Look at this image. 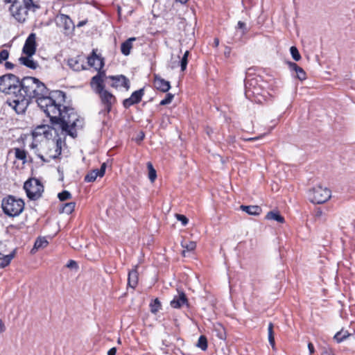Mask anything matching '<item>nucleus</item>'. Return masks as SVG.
Masks as SVG:
<instances>
[{"label":"nucleus","instance_id":"f257e3e1","mask_svg":"<svg viewBox=\"0 0 355 355\" xmlns=\"http://www.w3.org/2000/svg\"><path fill=\"white\" fill-rule=\"evenodd\" d=\"M20 92L15 98L8 103L17 114L25 112L33 98H36L38 106L51 119L53 125L59 124L75 138L77 130L83 127L84 119L74 108L64 105L66 94L60 90L49 91L39 79L26 76L20 81Z\"/></svg>","mask_w":355,"mask_h":355},{"label":"nucleus","instance_id":"f03ea898","mask_svg":"<svg viewBox=\"0 0 355 355\" xmlns=\"http://www.w3.org/2000/svg\"><path fill=\"white\" fill-rule=\"evenodd\" d=\"M96 51V49H93L91 54L87 57L88 64L98 71V73L92 77L91 80L90 84L92 88L98 87L97 83H100L102 86H105L103 78L105 76V71L103 70L105 65L104 58L97 55Z\"/></svg>","mask_w":355,"mask_h":355},{"label":"nucleus","instance_id":"7ed1b4c3","mask_svg":"<svg viewBox=\"0 0 355 355\" xmlns=\"http://www.w3.org/2000/svg\"><path fill=\"white\" fill-rule=\"evenodd\" d=\"M21 80L12 73H6L0 76V92L5 94L15 96L20 92Z\"/></svg>","mask_w":355,"mask_h":355},{"label":"nucleus","instance_id":"20e7f679","mask_svg":"<svg viewBox=\"0 0 355 355\" xmlns=\"http://www.w3.org/2000/svg\"><path fill=\"white\" fill-rule=\"evenodd\" d=\"M1 207L6 215L10 217H15L19 216L24 210V202L20 198L8 196L3 198Z\"/></svg>","mask_w":355,"mask_h":355},{"label":"nucleus","instance_id":"39448f33","mask_svg":"<svg viewBox=\"0 0 355 355\" xmlns=\"http://www.w3.org/2000/svg\"><path fill=\"white\" fill-rule=\"evenodd\" d=\"M98 83V87L92 88L94 92L98 94L101 104L103 109L99 112L104 115L108 114L112 109V106L116 103V98L111 92L105 89V86H102L100 83Z\"/></svg>","mask_w":355,"mask_h":355},{"label":"nucleus","instance_id":"423d86ee","mask_svg":"<svg viewBox=\"0 0 355 355\" xmlns=\"http://www.w3.org/2000/svg\"><path fill=\"white\" fill-rule=\"evenodd\" d=\"M24 189L30 200H36L42 196L44 187L38 180L31 178L24 182Z\"/></svg>","mask_w":355,"mask_h":355},{"label":"nucleus","instance_id":"0eeeda50","mask_svg":"<svg viewBox=\"0 0 355 355\" xmlns=\"http://www.w3.org/2000/svg\"><path fill=\"white\" fill-rule=\"evenodd\" d=\"M309 196L311 202L322 204L330 199L331 192L328 188L318 185L309 191Z\"/></svg>","mask_w":355,"mask_h":355},{"label":"nucleus","instance_id":"6e6552de","mask_svg":"<svg viewBox=\"0 0 355 355\" xmlns=\"http://www.w3.org/2000/svg\"><path fill=\"white\" fill-rule=\"evenodd\" d=\"M50 122L51 125L45 124L37 125L33 131V137L35 138L37 137L38 136L43 135L47 139H51L53 137L52 131L54 130L55 132H56V127H58L59 128L61 129L62 132H64L67 135H70L67 131L63 130L61 128V125H60L59 124L53 125L51 121Z\"/></svg>","mask_w":355,"mask_h":355},{"label":"nucleus","instance_id":"1a4fd4ad","mask_svg":"<svg viewBox=\"0 0 355 355\" xmlns=\"http://www.w3.org/2000/svg\"><path fill=\"white\" fill-rule=\"evenodd\" d=\"M9 10L11 15L18 22L21 23L26 20L28 11L23 6L21 0L17 1L14 3L11 4Z\"/></svg>","mask_w":355,"mask_h":355},{"label":"nucleus","instance_id":"9d476101","mask_svg":"<svg viewBox=\"0 0 355 355\" xmlns=\"http://www.w3.org/2000/svg\"><path fill=\"white\" fill-rule=\"evenodd\" d=\"M266 93L265 87L262 85L257 88H253V90L245 92V96L250 101L259 103L265 98Z\"/></svg>","mask_w":355,"mask_h":355},{"label":"nucleus","instance_id":"9b49d317","mask_svg":"<svg viewBox=\"0 0 355 355\" xmlns=\"http://www.w3.org/2000/svg\"><path fill=\"white\" fill-rule=\"evenodd\" d=\"M55 24L58 27L63 29L65 33L72 31L75 28L71 19L64 14H59L56 16Z\"/></svg>","mask_w":355,"mask_h":355},{"label":"nucleus","instance_id":"f8f14e48","mask_svg":"<svg viewBox=\"0 0 355 355\" xmlns=\"http://www.w3.org/2000/svg\"><path fill=\"white\" fill-rule=\"evenodd\" d=\"M36 35L31 33L26 38L22 49V52L26 55L33 56L36 51Z\"/></svg>","mask_w":355,"mask_h":355},{"label":"nucleus","instance_id":"ddd939ff","mask_svg":"<svg viewBox=\"0 0 355 355\" xmlns=\"http://www.w3.org/2000/svg\"><path fill=\"white\" fill-rule=\"evenodd\" d=\"M144 95V87L133 92L131 96L123 101V105L125 108H129L132 105L141 102Z\"/></svg>","mask_w":355,"mask_h":355},{"label":"nucleus","instance_id":"4468645a","mask_svg":"<svg viewBox=\"0 0 355 355\" xmlns=\"http://www.w3.org/2000/svg\"><path fill=\"white\" fill-rule=\"evenodd\" d=\"M109 78L113 81L111 84L112 87H124L126 90L130 89V81L126 76L123 75L110 76Z\"/></svg>","mask_w":355,"mask_h":355},{"label":"nucleus","instance_id":"2eb2a0df","mask_svg":"<svg viewBox=\"0 0 355 355\" xmlns=\"http://www.w3.org/2000/svg\"><path fill=\"white\" fill-rule=\"evenodd\" d=\"M67 63L68 67L74 71H80L86 69L84 60L80 55L68 58Z\"/></svg>","mask_w":355,"mask_h":355},{"label":"nucleus","instance_id":"dca6fc26","mask_svg":"<svg viewBox=\"0 0 355 355\" xmlns=\"http://www.w3.org/2000/svg\"><path fill=\"white\" fill-rule=\"evenodd\" d=\"M170 304L174 309H180L184 305L188 307L189 302L185 293L183 291H178V295L174 296Z\"/></svg>","mask_w":355,"mask_h":355},{"label":"nucleus","instance_id":"f3484780","mask_svg":"<svg viewBox=\"0 0 355 355\" xmlns=\"http://www.w3.org/2000/svg\"><path fill=\"white\" fill-rule=\"evenodd\" d=\"M106 168V164L103 163L101 166V168L94 169L89 171L84 178V181L86 182H93L96 180L97 177H103L105 175Z\"/></svg>","mask_w":355,"mask_h":355},{"label":"nucleus","instance_id":"a211bd4d","mask_svg":"<svg viewBox=\"0 0 355 355\" xmlns=\"http://www.w3.org/2000/svg\"><path fill=\"white\" fill-rule=\"evenodd\" d=\"M265 84L261 76H254L251 78H245V92L248 90H253V88H257Z\"/></svg>","mask_w":355,"mask_h":355},{"label":"nucleus","instance_id":"6ab92c4d","mask_svg":"<svg viewBox=\"0 0 355 355\" xmlns=\"http://www.w3.org/2000/svg\"><path fill=\"white\" fill-rule=\"evenodd\" d=\"M153 83L155 87L162 92H167L171 88L170 82L164 80L157 74L154 75Z\"/></svg>","mask_w":355,"mask_h":355},{"label":"nucleus","instance_id":"aec40b11","mask_svg":"<svg viewBox=\"0 0 355 355\" xmlns=\"http://www.w3.org/2000/svg\"><path fill=\"white\" fill-rule=\"evenodd\" d=\"M139 282V272L138 265L134 266V268L128 272V286L135 289L138 285Z\"/></svg>","mask_w":355,"mask_h":355},{"label":"nucleus","instance_id":"412c9836","mask_svg":"<svg viewBox=\"0 0 355 355\" xmlns=\"http://www.w3.org/2000/svg\"><path fill=\"white\" fill-rule=\"evenodd\" d=\"M19 62L20 64L26 66V67L31 69H36L39 64L37 62L35 61L32 56L26 55V56H21L19 58Z\"/></svg>","mask_w":355,"mask_h":355},{"label":"nucleus","instance_id":"4be33fe9","mask_svg":"<svg viewBox=\"0 0 355 355\" xmlns=\"http://www.w3.org/2000/svg\"><path fill=\"white\" fill-rule=\"evenodd\" d=\"M240 209L251 216H259L261 213V208L258 205H241Z\"/></svg>","mask_w":355,"mask_h":355},{"label":"nucleus","instance_id":"5701e85b","mask_svg":"<svg viewBox=\"0 0 355 355\" xmlns=\"http://www.w3.org/2000/svg\"><path fill=\"white\" fill-rule=\"evenodd\" d=\"M288 66L291 71H295L297 78L299 80H303L306 79V73L302 67H299L296 63L292 62H288Z\"/></svg>","mask_w":355,"mask_h":355},{"label":"nucleus","instance_id":"b1692460","mask_svg":"<svg viewBox=\"0 0 355 355\" xmlns=\"http://www.w3.org/2000/svg\"><path fill=\"white\" fill-rule=\"evenodd\" d=\"M352 336H354L352 334L343 328L334 335L333 338L337 343H340Z\"/></svg>","mask_w":355,"mask_h":355},{"label":"nucleus","instance_id":"393cba45","mask_svg":"<svg viewBox=\"0 0 355 355\" xmlns=\"http://www.w3.org/2000/svg\"><path fill=\"white\" fill-rule=\"evenodd\" d=\"M135 40V37H130L121 44V51L124 55H130L132 48V42Z\"/></svg>","mask_w":355,"mask_h":355},{"label":"nucleus","instance_id":"a878e982","mask_svg":"<svg viewBox=\"0 0 355 355\" xmlns=\"http://www.w3.org/2000/svg\"><path fill=\"white\" fill-rule=\"evenodd\" d=\"M266 219L275 220L279 223H284L285 222L284 218L277 211H270L268 212L266 216Z\"/></svg>","mask_w":355,"mask_h":355},{"label":"nucleus","instance_id":"bb28decb","mask_svg":"<svg viewBox=\"0 0 355 355\" xmlns=\"http://www.w3.org/2000/svg\"><path fill=\"white\" fill-rule=\"evenodd\" d=\"M22 5L26 9L28 10L35 11L40 8L38 0H21Z\"/></svg>","mask_w":355,"mask_h":355},{"label":"nucleus","instance_id":"cd10ccee","mask_svg":"<svg viewBox=\"0 0 355 355\" xmlns=\"http://www.w3.org/2000/svg\"><path fill=\"white\" fill-rule=\"evenodd\" d=\"M17 249H14L9 254L5 255L0 263V268H4L10 265L12 259L15 257Z\"/></svg>","mask_w":355,"mask_h":355},{"label":"nucleus","instance_id":"c85d7f7f","mask_svg":"<svg viewBox=\"0 0 355 355\" xmlns=\"http://www.w3.org/2000/svg\"><path fill=\"white\" fill-rule=\"evenodd\" d=\"M75 207L74 202L63 203L60 208V213L70 214L74 211Z\"/></svg>","mask_w":355,"mask_h":355},{"label":"nucleus","instance_id":"c756f323","mask_svg":"<svg viewBox=\"0 0 355 355\" xmlns=\"http://www.w3.org/2000/svg\"><path fill=\"white\" fill-rule=\"evenodd\" d=\"M274 325L272 322L268 324V341L273 350H275V341L273 331Z\"/></svg>","mask_w":355,"mask_h":355},{"label":"nucleus","instance_id":"7c9ffc66","mask_svg":"<svg viewBox=\"0 0 355 355\" xmlns=\"http://www.w3.org/2000/svg\"><path fill=\"white\" fill-rule=\"evenodd\" d=\"M15 157L17 159L22 160L24 163L26 162V152L24 149H21L19 148H15Z\"/></svg>","mask_w":355,"mask_h":355},{"label":"nucleus","instance_id":"2f4dec72","mask_svg":"<svg viewBox=\"0 0 355 355\" xmlns=\"http://www.w3.org/2000/svg\"><path fill=\"white\" fill-rule=\"evenodd\" d=\"M162 304L159 300L157 298H155L153 300L150 304V311L153 313H156L161 309Z\"/></svg>","mask_w":355,"mask_h":355},{"label":"nucleus","instance_id":"473e14b6","mask_svg":"<svg viewBox=\"0 0 355 355\" xmlns=\"http://www.w3.org/2000/svg\"><path fill=\"white\" fill-rule=\"evenodd\" d=\"M189 55V51H186L180 60V67L181 71H184L186 70L187 64H188V57Z\"/></svg>","mask_w":355,"mask_h":355},{"label":"nucleus","instance_id":"72a5a7b5","mask_svg":"<svg viewBox=\"0 0 355 355\" xmlns=\"http://www.w3.org/2000/svg\"><path fill=\"white\" fill-rule=\"evenodd\" d=\"M182 247L187 250V251L190 252L193 251L196 248V243L194 241H183L182 242Z\"/></svg>","mask_w":355,"mask_h":355},{"label":"nucleus","instance_id":"f704fd0d","mask_svg":"<svg viewBox=\"0 0 355 355\" xmlns=\"http://www.w3.org/2000/svg\"><path fill=\"white\" fill-rule=\"evenodd\" d=\"M197 347L204 351L207 349V339L205 336H200L199 337Z\"/></svg>","mask_w":355,"mask_h":355},{"label":"nucleus","instance_id":"c9c22d12","mask_svg":"<svg viewBox=\"0 0 355 355\" xmlns=\"http://www.w3.org/2000/svg\"><path fill=\"white\" fill-rule=\"evenodd\" d=\"M148 178L151 182H154L157 178V173L150 162L148 163Z\"/></svg>","mask_w":355,"mask_h":355},{"label":"nucleus","instance_id":"e433bc0d","mask_svg":"<svg viewBox=\"0 0 355 355\" xmlns=\"http://www.w3.org/2000/svg\"><path fill=\"white\" fill-rule=\"evenodd\" d=\"M215 331H216V336L218 338L221 340H225L226 338V334L223 326L218 325V327H216Z\"/></svg>","mask_w":355,"mask_h":355},{"label":"nucleus","instance_id":"4c0bfd02","mask_svg":"<svg viewBox=\"0 0 355 355\" xmlns=\"http://www.w3.org/2000/svg\"><path fill=\"white\" fill-rule=\"evenodd\" d=\"M58 197L60 201H64L71 198V194L69 191L64 190L59 193Z\"/></svg>","mask_w":355,"mask_h":355},{"label":"nucleus","instance_id":"58836bf2","mask_svg":"<svg viewBox=\"0 0 355 355\" xmlns=\"http://www.w3.org/2000/svg\"><path fill=\"white\" fill-rule=\"evenodd\" d=\"M291 54L292 55V58L295 61H299L301 59V55L297 50V49L293 46L290 49Z\"/></svg>","mask_w":355,"mask_h":355},{"label":"nucleus","instance_id":"ea45409f","mask_svg":"<svg viewBox=\"0 0 355 355\" xmlns=\"http://www.w3.org/2000/svg\"><path fill=\"white\" fill-rule=\"evenodd\" d=\"M173 97H174L173 94H172L171 93H168L166 95L165 98L160 101L159 105H166L171 103L172 100L173 99Z\"/></svg>","mask_w":355,"mask_h":355},{"label":"nucleus","instance_id":"a19ab883","mask_svg":"<svg viewBox=\"0 0 355 355\" xmlns=\"http://www.w3.org/2000/svg\"><path fill=\"white\" fill-rule=\"evenodd\" d=\"M61 146L58 140L55 146V154L49 155V157L53 159L58 158L61 155Z\"/></svg>","mask_w":355,"mask_h":355},{"label":"nucleus","instance_id":"79ce46f5","mask_svg":"<svg viewBox=\"0 0 355 355\" xmlns=\"http://www.w3.org/2000/svg\"><path fill=\"white\" fill-rule=\"evenodd\" d=\"M47 243L48 242L46 239L39 238L36 240L34 247L36 248H40L46 246Z\"/></svg>","mask_w":355,"mask_h":355},{"label":"nucleus","instance_id":"37998d69","mask_svg":"<svg viewBox=\"0 0 355 355\" xmlns=\"http://www.w3.org/2000/svg\"><path fill=\"white\" fill-rule=\"evenodd\" d=\"M175 216L177 220L180 221L182 225L185 226L188 224L189 220L184 215L178 214Z\"/></svg>","mask_w":355,"mask_h":355},{"label":"nucleus","instance_id":"c03bdc74","mask_svg":"<svg viewBox=\"0 0 355 355\" xmlns=\"http://www.w3.org/2000/svg\"><path fill=\"white\" fill-rule=\"evenodd\" d=\"M9 57V52L8 50L3 49L0 51V63L6 60Z\"/></svg>","mask_w":355,"mask_h":355},{"label":"nucleus","instance_id":"a18cd8bd","mask_svg":"<svg viewBox=\"0 0 355 355\" xmlns=\"http://www.w3.org/2000/svg\"><path fill=\"white\" fill-rule=\"evenodd\" d=\"M237 28L242 30V35H245L248 33V29L245 23L239 21L237 24Z\"/></svg>","mask_w":355,"mask_h":355},{"label":"nucleus","instance_id":"49530a36","mask_svg":"<svg viewBox=\"0 0 355 355\" xmlns=\"http://www.w3.org/2000/svg\"><path fill=\"white\" fill-rule=\"evenodd\" d=\"M67 268H76L77 269L78 268V264L76 263V261H73V260H69L67 263V266H66Z\"/></svg>","mask_w":355,"mask_h":355},{"label":"nucleus","instance_id":"de8ad7c7","mask_svg":"<svg viewBox=\"0 0 355 355\" xmlns=\"http://www.w3.org/2000/svg\"><path fill=\"white\" fill-rule=\"evenodd\" d=\"M266 134H263V135H261L258 137H250V138H248V139H245V140L247 141H257V140H259L260 139H261Z\"/></svg>","mask_w":355,"mask_h":355},{"label":"nucleus","instance_id":"09e8293b","mask_svg":"<svg viewBox=\"0 0 355 355\" xmlns=\"http://www.w3.org/2000/svg\"><path fill=\"white\" fill-rule=\"evenodd\" d=\"M322 210L320 208H317L315 211V216L316 218H320L322 216Z\"/></svg>","mask_w":355,"mask_h":355},{"label":"nucleus","instance_id":"8fccbe9b","mask_svg":"<svg viewBox=\"0 0 355 355\" xmlns=\"http://www.w3.org/2000/svg\"><path fill=\"white\" fill-rule=\"evenodd\" d=\"M15 67V64H12V62H6L5 63V67L6 69H12Z\"/></svg>","mask_w":355,"mask_h":355},{"label":"nucleus","instance_id":"3c124183","mask_svg":"<svg viewBox=\"0 0 355 355\" xmlns=\"http://www.w3.org/2000/svg\"><path fill=\"white\" fill-rule=\"evenodd\" d=\"M308 349H309L310 354H312L314 353V352H315L314 346L311 343H309L308 344Z\"/></svg>","mask_w":355,"mask_h":355},{"label":"nucleus","instance_id":"603ef678","mask_svg":"<svg viewBox=\"0 0 355 355\" xmlns=\"http://www.w3.org/2000/svg\"><path fill=\"white\" fill-rule=\"evenodd\" d=\"M116 347H112L107 352V355H116Z\"/></svg>","mask_w":355,"mask_h":355},{"label":"nucleus","instance_id":"864d4df0","mask_svg":"<svg viewBox=\"0 0 355 355\" xmlns=\"http://www.w3.org/2000/svg\"><path fill=\"white\" fill-rule=\"evenodd\" d=\"M6 330V327L4 325V323L3 322L2 320L0 319V333L4 332Z\"/></svg>","mask_w":355,"mask_h":355},{"label":"nucleus","instance_id":"5fc2aeb1","mask_svg":"<svg viewBox=\"0 0 355 355\" xmlns=\"http://www.w3.org/2000/svg\"><path fill=\"white\" fill-rule=\"evenodd\" d=\"M227 141L230 144H233L235 141V137L230 135L228 138L227 139Z\"/></svg>","mask_w":355,"mask_h":355},{"label":"nucleus","instance_id":"6e6d98bb","mask_svg":"<svg viewBox=\"0 0 355 355\" xmlns=\"http://www.w3.org/2000/svg\"><path fill=\"white\" fill-rule=\"evenodd\" d=\"M178 2H180L181 3H186L189 0H175Z\"/></svg>","mask_w":355,"mask_h":355},{"label":"nucleus","instance_id":"4d7b16f0","mask_svg":"<svg viewBox=\"0 0 355 355\" xmlns=\"http://www.w3.org/2000/svg\"><path fill=\"white\" fill-rule=\"evenodd\" d=\"M40 158L43 161V162H49V159H45L44 156L43 155H39Z\"/></svg>","mask_w":355,"mask_h":355},{"label":"nucleus","instance_id":"13d9d810","mask_svg":"<svg viewBox=\"0 0 355 355\" xmlns=\"http://www.w3.org/2000/svg\"><path fill=\"white\" fill-rule=\"evenodd\" d=\"M85 21H80L79 24H78V26L80 27V26H83L84 24H85Z\"/></svg>","mask_w":355,"mask_h":355},{"label":"nucleus","instance_id":"bf43d9fd","mask_svg":"<svg viewBox=\"0 0 355 355\" xmlns=\"http://www.w3.org/2000/svg\"><path fill=\"white\" fill-rule=\"evenodd\" d=\"M144 138V133L143 132H141V136H139V139L143 140Z\"/></svg>","mask_w":355,"mask_h":355},{"label":"nucleus","instance_id":"052dcab7","mask_svg":"<svg viewBox=\"0 0 355 355\" xmlns=\"http://www.w3.org/2000/svg\"><path fill=\"white\" fill-rule=\"evenodd\" d=\"M214 42H215V44H216V46H218V44H219V40H218V38H216V39L214 40Z\"/></svg>","mask_w":355,"mask_h":355},{"label":"nucleus","instance_id":"680f3d73","mask_svg":"<svg viewBox=\"0 0 355 355\" xmlns=\"http://www.w3.org/2000/svg\"><path fill=\"white\" fill-rule=\"evenodd\" d=\"M117 10H118L119 14H120L121 13V8L120 6H118Z\"/></svg>","mask_w":355,"mask_h":355},{"label":"nucleus","instance_id":"e2e57ef3","mask_svg":"<svg viewBox=\"0 0 355 355\" xmlns=\"http://www.w3.org/2000/svg\"><path fill=\"white\" fill-rule=\"evenodd\" d=\"M5 255L0 252V259H2Z\"/></svg>","mask_w":355,"mask_h":355},{"label":"nucleus","instance_id":"0e129e2a","mask_svg":"<svg viewBox=\"0 0 355 355\" xmlns=\"http://www.w3.org/2000/svg\"><path fill=\"white\" fill-rule=\"evenodd\" d=\"M118 343H121V340L120 338L118 339Z\"/></svg>","mask_w":355,"mask_h":355}]
</instances>
